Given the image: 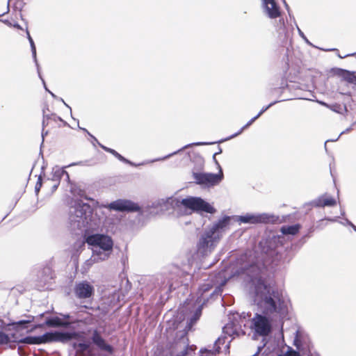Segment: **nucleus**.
I'll return each instance as SVG.
<instances>
[{"label": "nucleus", "instance_id": "nucleus-1", "mask_svg": "<svg viewBox=\"0 0 356 356\" xmlns=\"http://www.w3.org/2000/svg\"><path fill=\"white\" fill-rule=\"evenodd\" d=\"M265 265L257 253L248 250L238 256L232 266L231 277H238L254 287V302L265 315L283 318L287 314L288 300L281 291L266 284Z\"/></svg>", "mask_w": 356, "mask_h": 356}, {"label": "nucleus", "instance_id": "nucleus-2", "mask_svg": "<svg viewBox=\"0 0 356 356\" xmlns=\"http://www.w3.org/2000/svg\"><path fill=\"white\" fill-rule=\"evenodd\" d=\"M69 224L74 234H86L99 228L100 219L88 203L77 202L70 211Z\"/></svg>", "mask_w": 356, "mask_h": 356}, {"label": "nucleus", "instance_id": "nucleus-3", "mask_svg": "<svg viewBox=\"0 0 356 356\" xmlns=\"http://www.w3.org/2000/svg\"><path fill=\"white\" fill-rule=\"evenodd\" d=\"M231 219V216H225L205 229L197 244L200 253L207 254L214 249L226 232L229 229Z\"/></svg>", "mask_w": 356, "mask_h": 356}, {"label": "nucleus", "instance_id": "nucleus-4", "mask_svg": "<svg viewBox=\"0 0 356 356\" xmlns=\"http://www.w3.org/2000/svg\"><path fill=\"white\" fill-rule=\"evenodd\" d=\"M83 236L86 243L92 246L94 260H105L109 257L113 247L111 237L102 234H90L89 232Z\"/></svg>", "mask_w": 356, "mask_h": 356}, {"label": "nucleus", "instance_id": "nucleus-5", "mask_svg": "<svg viewBox=\"0 0 356 356\" xmlns=\"http://www.w3.org/2000/svg\"><path fill=\"white\" fill-rule=\"evenodd\" d=\"M79 333L76 332L55 331L46 332L40 336H27L16 342L19 344L40 345L50 342L66 343L73 339H77Z\"/></svg>", "mask_w": 356, "mask_h": 356}, {"label": "nucleus", "instance_id": "nucleus-6", "mask_svg": "<svg viewBox=\"0 0 356 356\" xmlns=\"http://www.w3.org/2000/svg\"><path fill=\"white\" fill-rule=\"evenodd\" d=\"M168 204L174 209H179L181 207L195 212H206L214 213L216 209L209 203L199 197L189 196L186 198L170 197L167 200Z\"/></svg>", "mask_w": 356, "mask_h": 356}, {"label": "nucleus", "instance_id": "nucleus-7", "mask_svg": "<svg viewBox=\"0 0 356 356\" xmlns=\"http://www.w3.org/2000/svg\"><path fill=\"white\" fill-rule=\"evenodd\" d=\"M236 218L240 224H274L279 220L278 216L268 213H247Z\"/></svg>", "mask_w": 356, "mask_h": 356}, {"label": "nucleus", "instance_id": "nucleus-8", "mask_svg": "<svg viewBox=\"0 0 356 356\" xmlns=\"http://www.w3.org/2000/svg\"><path fill=\"white\" fill-rule=\"evenodd\" d=\"M193 178L196 184L204 185L207 186H213L218 185L223 179L222 169L217 174L207 172H193Z\"/></svg>", "mask_w": 356, "mask_h": 356}, {"label": "nucleus", "instance_id": "nucleus-9", "mask_svg": "<svg viewBox=\"0 0 356 356\" xmlns=\"http://www.w3.org/2000/svg\"><path fill=\"white\" fill-rule=\"evenodd\" d=\"M106 207L120 212H141V208L137 203L126 199H118L111 202Z\"/></svg>", "mask_w": 356, "mask_h": 356}, {"label": "nucleus", "instance_id": "nucleus-10", "mask_svg": "<svg viewBox=\"0 0 356 356\" xmlns=\"http://www.w3.org/2000/svg\"><path fill=\"white\" fill-rule=\"evenodd\" d=\"M74 293L78 299H88L93 296L95 288L88 282L81 281L74 285Z\"/></svg>", "mask_w": 356, "mask_h": 356}, {"label": "nucleus", "instance_id": "nucleus-11", "mask_svg": "<svg viewBox=\"0 0 356 356\" xmlns=\"http://www.w3.org/2000/svg\"><path fill=\"white\" fill-rule=\"evenodd\" d=\"M169 273L171 275L170 277H164L163 275H158L156 277V280H155V286L159 287V289H165L168 288L169 290H171L172 287V280L179 276L180 270L177 266L172 265L170 266V269Z\"/></svg>", "mask_w": 356, "mask_h": 356}, {"label": "nucleus", "instance_id": "nucleus-12", "mask_svg": "<svg viewBox=\"0 0 356 356\" xmlns=\"http://www.w3.org/2000/svg\"><path fill=\"white\" fill-rule=\"evenodd\" d=\"M264 13L270 19H276L281 15V10L275 0H261Z\"/></svg>", "mask_w": 356, "mask_h": 356}, {"label": "nucleus", "instance_id": "nucleus-13", "mask_svg": "<svg viewBox=\"0 0 356 356\" xmlns=\"http://www.w3.org/2000/svg\"><path fill=\"white\" fill-rule=\"evenodd\" d=\"M91 341L100 350L107 352L111 355L114 353L113 346L106 342L98 330H95L93 331Z\"/></svg>", "mask_w": 356, "mask_h": 356}, {"label": "nucleus", "instance_id": "nucleus-14", "mask_svg": "<svg viewBox=\"0 0 356 356\" xmlns=\"http://www.w3.org/2000/svg\"><path fill=\"white\" fill-rule=\"evenodd\" d=\"M223 332L225 334L232 337V339L240 336H243L245 334V332L241 329L238 325L234 324L233 323L226 324L223 327Z\"/></svg>", "mask_w": 356, "mask_h": 356}, {"label": "nucleus", "instance_id": "nucleus-15", "mask_svg": "<svg viewBox=\"0 0 356 356\" xmlns=\"http://www.w3.org/2000/svg\"><path fill=\"white\" fill-rule=\"evenodd\" d=\"M325 195H323L318 198L312 200L310 205L314 207H334L337 204L336 200L333 197H325Z\"/></svg>", "mask_w": 356, "mask_h": 356}, {"label": "nucleus", "instance_id": "nucleus-16", "mask_svg": "<svg viewBox=\"0 0 356 356\" xmlns=\"http://www.w3.org/2000/svg\"><path fill=\"white\" fill-rule=\"evenodd\" d=\"M334 72L336 75L341 77L344 81L356 84V72H350L341 68H336Z\"/></svg>", "mask_w": 356, "mask_h": 356}, {"label": "nucleus", "instance_id": "nucleus-17", "mask_svg": "<svg viewBox=\"0 0 356 356\" xmlns=\"http://www.w3.org/2000/svg\"><path fill=\"white\" fill-rule=\"evenodd\" d=\"M213 288V284L210 282L204 283L199 287L197 291V303L204 305L208 300L209 298L205 297L206 293Z\"/></svg>", "mask_w": 356, "mask_h": 356}, {"label": "nucleus", "instance_id": "nucleus-18", "mask_svg": "<svg viewBox=\"0 0 356 356\" xmlns=\"http://www.w3.org/2000/svg\"><path fill=\"white\" fill-rule=\"evenodd\" d=\"M51 118H54V122H57L58 121L63 122V120L61 119V118L57 116L54 113H47L45 110L43 109V120H42L43 129H42V141H44V135H47L48 133L47 131H46L45 133L44 132V128L45 127L48 126L50 122H51ZM42 143H43V142H42Z\"/></svg>", "mask_w": 356, "mask_h": 356}, {"label": "nucleus", "instance_id": "nucleus-19", "mask_svg": "<svg viewBox=\"0 0 356 356\" xmlns=\"http://www.w3.org/2000/svg\"><path fill=\"white\" fill-rule=\"evenodd\" d=\"M216 142H211V143H208V142H197V143H190V144H188L185 146H184L183 147H181V149H178L177 151H175L171 154H169L167 156H165L162 158H159V159H156L154 160H153L152 161H163V160H165L170 157H171L173 155H175L177 154H178L179 152H181L182 150L185 149H187L190 147H192V146H202V145H213V144H215Z\"/></svg>", "mask_w": 356, "mask_h": 356}, {"label": "nucleus", "instance_id": "nucleus-20", "mask_svg": "<svg viewBox=\"0 0 356 356\" xmlns=\"http://www.w3.org/2000/svg\"><path fill=\"white\" fill-rule=\"evenodd\" d=\"M301 226L300 224L292 225H284L280 228V232L284 235H296L300 231Z\"/></svg>", "mask_w": 356, "mask_h": 356}, {"label": "nucleus", "instance_id": "nucleus-21", "mask_svg": "<svg viewBox=\"0 0 356 356\" xmlns=\"http://www.w3.org/2000/svg\"><path fill=\"white\" fill-rule=\"evenodd\" d=\"M198 307L195 309V313L191 317L189 321H188V325L186 326L187 328L191 329L193 325L197 321L202 314V310L203 305L202 304H198Z\"/></svg>", "mask_w": 356, "mask_h": 356}, {"label": "nucleus", "instance_id": "nucleus-22", "mask_svg": "<svg viewBox=\"0 0 356 356\" xmlns=\"http://www.w3.org/2000/svg\"><path fill=\"white\" fill-rule=\"evenodd\" d=\"M64 321L58 316L47 318L45 321V325L49 327H60L64 326L65 324Z\"/></svg>", "mask_w": 356, "mask_h": 356}, {"label": "nucleus", "instance_id": "nucleus-23", "mask_svg": "<svg viewBox=\"0 0 356 356\" xmlns=\"http://www.w3.org/2000/svg\"><path fill=\"white\" fill-rule=\"evenodd\" d=\"M90 343H73L72 346L76 350V353L79 355H84L86 351L90 348Z\"/></svg>", "mask_w": 356, "mask_h": 356}, {"label": "nucleus", "instance_id": "nucleus-24", "mask_svg": "<svg viewBox=\"0 0 356 356\" xmlns=\"http://www.w3.org/2000/svg\"><path fill=\"white\" fill-rule=\"evenodd\" d=\"M64 169L63 168H60L58 166L53 168L52 170V177L51 180L54 182L60 183V179L63 177Z\"/></svg>", "mask_w": 356, "mask_h": 356}, {"label": "nucleus", "instance_id": "nucleus-25", "mask_svg": "<svg viewBox=\"0 0 356 356\" xmlns=\"http://www.w3.org/2000/svg\"><path fill=\"white\" fill-rule=\"evenodd\" d=\"M258 118V116H254V118H252L251 120H250L238 132L235 133L234 134L230 136L229 137L225 138V139H222L220 140L218 143H222V142H225V141H227L229 139H232L237 136H238L239 134H241L245 129H247L248 127H249Z\"/></svg>", "mask_w": 356, "mask_h": 356}, {"label": "nucleus", "instance_id": "nucleus-26", "mask_svg": "<svg viewBox=\"0 0 356 356\" xmlns=\"http://www.w3.org/2000/svg\"><path fill=\"white\" fill-rule=\"evenodd\" d=\"M227 280H221L220 282L216 286L214 291L210 294L209 298L213 299L216 297L220 296L222 291V287L226 284Z\"/></svg>", "mask_w": 356, "mask_h": 356}, {"label": "nucleus", "instance_id": "nucleus-27", "mask_svg": "<svg viewBox=\"0 0 356 356\" xmlns=\"http://www.w3.org/2000/svg\"><path fill=\"white\" fill-rule=\"evenodd\" d=\"M26 34H27V38L29 41V43H30V46H31V53H32V56H33V58L34 60V62L35 63V65L37 67V68L38 69V60H37V56H36V48H35V43L33 42V38H31V36L29 34V32L28 30H26Z\"/></svg>", "mask_w": 356, "mask_h": 356}, {"label": "nucleus", "instance_id": "nucleus-28", "mask_svg": "<svg viewBox=\"0 0 356 356\" xmlns=\"http://www.w3.org/2000/svg\"><path fill=\"white\" fill-rule=\"evenodd\" d=\"M34 319L33 316H29V319L20 320L18 321L13 322L12 325L15 329H23L26 327V325L32 322Z\"/></svg>", "mask_w": 356, "mask_h": 356}, {"label": "nucleus", "instance_id": "nucleus-29", "mask_svg": "<svg viewBox=\"0 0 356 356\" xmlns=\"http://www.w3.org/2000/svg\"><path fill=\"white\" fill-rule=\"evenodd\" d=\"M10 339L8 334L2 331H0V345L7 344L10 342Z\"/></svg>", "mask_w": 356, "mask_h": 356}, {"label": "nucleus", "instance_id": "nucleus-30", "mask_svg": "<svg viewBox=\"0 0 356 356\" xmlns=\"http://www.w3.org/2000/svg\"><path fill=\"white\" fill-rule=\"evenodd\" d=\"M280 101H274L273 102H271L270 104H269L268 106H264L261 108V110L259 111V113L257 115V116H258V118L265 112L269 108H270L271 106H273V105H275V104H277V102H279Z\"/></svg>", "mask_w": 356, "mask_h": 356}, {"label": "nucleus", "instance_id": "nucleus-31", "mask_svg": "<svg viewBox=\"0 0 356 356\" xmlns=\"http://www.w3.org/2000/svg\"><path fill=\"white\" fill-rule=\"evenodd\" d=\"M116 154L117 155H115V158H117L120 161H122L123 163H128V164H129L131 165H136V164H134V163H132L129 160H128L126 158H124V156H122L120 154L116 153Z\"/></svg>", "mask_w": 356, "mask_h": 356}, {"label": "nucleus", "instance_id": "nucleus-32", "mask_svg": "<svg viewBox=\"0 0 356 356\" xmlns=\"http://www.w3.org/2000/svg\"><path fill=\"white\" fill-rule=\"evenodd\" d=\"M355 123H353L349 128H347L345 131H343L340 134L339 136L336 138V139H333V140H327L325 143V147L326 148V143L330 142V141H332V142H334V141H337L339 137L345 134V133H348L350 131H351L353 129V126L355 124Z\"/></svg>", "mask_w": 356, "mask_h": 356}, {"label": "nucleus", "instance_id": "nucleus-33", "mask_svg": "<svg viewBox=\"0 0 356 356\" xmlns=\"http://www.w3.org/2000/svg\"><path fill=\"white\" fill-rule=\"evenodd\" d=\"M99 145L101 147V148H102L104 151L108 152V153H111V154H113L115 157V155L116 153H118V152H116L115 149H111V148H109V147H107L103 145H102L101 143H99V142H97Z\"/></svg>", "mask_w": 356, "mask_h": 356}, {"label": "nucleus", "instance_id": "nucleus-34", "mask_svg": "<svg viewBox=\"0 0 356 356\" xmlns=\"http://www.w3.org/2000/svg\"><path fill=\"white\" fill-rule=\"evenodd\" d=\"M42 177L41 175L39 176L38 181L36 182L35 186V192L36 194H38L42 187Z\"/></svg>", "mask_w": 356, "mask_h": 356}, {"label": "nucleus", "instance_id": "nucleus-35", "mask_svg": "<svg viewBox=\"0 0 356 356\" xmlns=\"http://www.w3.org/2000/svg\"><path fill=\"white\" fill-rule=\"evenodd\" d=\"M297 29L299 35L309 44H312L311 42L308 40L307 37L305 35L304 33L301 31V29L297 26Z\"/></svg>", "mask_w": 356, "mask_h": 356}, {"label": "nucleus", "instance_id": "nucleus-36", "mask_svg": "<svg viewBox=\"0 0 356 356\" xmlns=\"http://www.w3.org/2000/svg\"><path fill=\"white\" fill-rule=\"evenodd\" d=\"M37 70H38V76H39L40 79L42 80V83H43V85H44V89L46 90V91H47V92H49V91H50V90H49L47 88V87L46 86L45 81H44V80L43 79V78H42V76H41L40 71V65H38V69L37 68Z\"/></svg>", "mask_w": 356, "mask_h": 356}, {"label": "nucleus", "instance_id": "nucleus-37", "mask_svg": "<svg viewBox=\"0 0 356 356\" xmlns=\"http://www.w3.org/2000/svg\"><path fill=\"white\" fill-rule=\"evenodd\" d=\"M277 356H300V355L298 352L293 350L291 352L287 353L285 355L280 354Z\"/></svg>", "mask_w": 356, "mask_h": 356}, {"label": "nucleus", "instance_id": "nucleus-38", "mask_svg": "<svg viewBox=\"0 0 356 356\" xmlns=\"http://www.w3.org/2000/svg\"><path fill=\"white\" fill-rule=\"evenodd\" d=\"M212 159H213V162L215 163V164L217 165L218 168L219 169V172H220V169H222V168H221L218 161L216 159V154H214L213 155V158Z\"/></svg>", "mask_w": 356, "mask_h": 356}, {"label": "nucleus", "instance_id": "nucleus-39", "mask_svg": "<svg viewBox=\"0 0 356 356\" xmlns=\"http://www.w3.org/2000/svg\"><path fill=\"white\" fill-rule=\"evenodd\" d=\"M59 184H60V183H58V181L57 182H54V184L51 186V191L52 192L56 191V189L58 188Z\"/></svg>", "mask_w": 356, "mask_h": 356}, {"label": "nucleus", "instance_id": "nucleus-40", "mask_svg": "<svg viewBox=\"0 0 356 356\" xmlns=\"http://www.w3.org/2000/svg\"><path fill=\"white\" fill-rule=\"evenodd\" d=\"M63 177H65V180L67 181H70V176H69V174L67 171H65L64 170V173H63Z\"/></svg>", "mask_w": 356, "mask_h": 356}, {"label": "nucleus", "instance_id": "nucleus-41", "mask_svg": "<svg viewBox=\"0 0 356 356\" xmlns=\"http://www.w3.org/2000/svg\"><path fill=\"white\" fill-rule=\"evenodd\" d=\"M348 225L350 226L356 232V226L351 221H348Z\"/></svg>", "mask_w": 356, "mask_h": 356}, {"label": "nucleus", "instance_id": "nucleus-42", "mask_svg": "<svg viewBox=\"0 0 356 356\" xmlns=\"http://www.w3.org/2000/svg\"><path fill=\"white\" fill-rule=\"evenodd\" d=\"M10 10V8H9V1L8 2V5H7V8H6V11L4 12L3 13L1 14L0 15V17H2L3 15H4L5 14L8 13Z\"/></svg>", "mask_w": 356, "mask_h": 356}, {"label": "nucleus", "instance_id": "nucleus-43", "mask_svg": "<svg viewBox=\"0 0 356 356\" xmlns=\"http://www.w3.org/2000/svg\"><path fill=\"white\" fill-rule=\"evenodd\" d=\"M187 354H188V350H187V348H186L185 350L181 351V356H186Z\"/></svg>", "mask_w": 356, "mask_h": 356}, {"label": "nucleus", "instance_id": "nucleus-44", "mask_svg": "<svg viewBox=\"0 0 356 356\" xmlns=\"http://www.w3.org/2000/svg\"><path fill=\"white\" fill-rule=\"evenodd\" d=\"M284 6H285L286 9L287 10V11H288L289 14H290V13H289V5L286 3V1H284ZM289 15L291 16V15Z\"/></svg>", "mask_w": 356, "mask_h": 356}, {"label": "nucleus", "instance_id": "nucleus-45", "mask_svg": "<svg viewBox=\"0 0 356 356\" xmlns=\"http://www.w3.org/2000/svg\"><path fill=\"white\" fill-rule=\"evenodd\" d=\"M79 129H81L83 130L84 131L87 132V133H88V134L91 136V137L94 138V139H95V140H97V139H96L94 136H92V135H91V134H90L88 131H87V129H84V128H81V127H79Z\"/></svg>", "mask_w": 356, "mask_h": 356}, {"label": "nucleus", "instance_id": "nucleus-46", "mask_svg": "<svg viewBox=\"0 0 356 356\" xmlns=\"http://www.w3.org/2000/svg\"><path fill=\"white\" fill-rule=\"evenodd\" d=\"M18 352L20 355H22V356L24 355V353L22 351V346H18Z\"/></svg>", "mask_w": 356, "mask_h": 356}, {"label": "nucleus", "instance_id": "nucleus-47", "mask_svg": "<svg viewBox=\"0 0 356 356\" xmlns=\"http://www.w3.org/2000/svg\"><path fill=\"white\" fill-rule=\"evenodd\" d=\"M59 99H60L62 102H63V104H65L67 108H70V111H72L71 108H70V106H68V105H67V104L64 102V100H63L62 98H59Z\"/></svg>", "mask_w": 356, "mask_h": 356}, {"label": "nucleus", "instance_id": "nucleus-48", "mask_svg": "<svg viewBox=\"0 0 356 356\" xmlns=\"http://www.w3.org/2000/svg\"><path fill=\"white\" fill-rule=\"evenodd\" d=\"M63 317L65 318V319H70V314H62Z\"/></svg>", "mask_w": 356, "mask_h": 356}, {"label": "nucleus", "instance_id": "nucleus-49", "mask_svg": "<svg viewBox=\"0 0 356 356\" xmlns=\"http://www.w3.org/2000/svg\"><path fill=\"white\" fill-rule=\"evenodd\" d=\"M222 153V148L218 146V152H216L215 154H216V155L218 154H220Z\"/></svg>", "mask_w": 356, "mask_h": 356}, {"label": "nucleus", "instance_id": "nucleus-50", "mask_svg": "<svg viewBox=\"0 0 356 356\" xmlns=\"http://www.w3.org/2000/svg\"><path fill=\"white\" fill-rule=\"evenodd\" d=\"M295 346L297 347V348L300 349V346L299 344L298 343V339H295V343H294Z\"/></svg>", "mask_w": 356, "mask_h": 356}, {"label": "nucleus", "instance_id": "nucleus-51", "mask_svg": "<svg viewBox=\"0 0 356 356\" xmlns=\"http://www.w3.org/2000/svg\"><path fill=\"white\" fill-rule=\"evenodd\" d=\"M49 94H50V95H51L54 98H55V99H58V97H57L56 95H54L52 92L49 91Z\"/></svg>", "mask_w": 356, "mask_h": 356}, {"label": "nucleus", "instance_id": "nucleus-52", "mask_svg": "<svg viewBox=\"0 0 356 356\" xmlns=\"http://www.w3.org/2000/svg\"><path fill=\"white\" fill-rule=\"evenodd\" d=\"M355 54H348V55H345L343 57L339 56L340 58H345V57H347V56H353Z\"/></svg>", "mask_w": 356, "mask_h": 356}, {"label": "nucleus", "instance_id": "nucleus-53", "mask_svg": "<svg viewBox=\"0 0 356 356\" xmlns=\"http://www.w3.org/2000/svg\"><path fill=\"white\" fill-rule=\"evenodd\" d=\"M345 221H346V223H343V222H341L342 225H348V221H350L348 219H345Z\"/></svg>", "mask_w": 356, "mask_h": 356}, {"label": "nucleus", "instance_id": "nucleus-54", "mask_svg": "<svg viewBox=\"0 0 356 356\" xmlns=\"http://www.w3.org/2000/svg\"><path fill=\"white\" fill-rule=\"evenodd\" d=\"M14 26L17 29H21V26L18 24H15Z\"/></svg>", "mask_w": 356, "mask_h": 356}, {"label": "nucleus", "instance_id": "nucleus-55", "mask_svg": "<svg viewBox=\"0 0 356 356\" xmlns=\"http://www.w3.org/2000/svg\"><path fill=\"white\" fill-rule=\"evenodd\" d=\"M321 104L327 106V104L323 102H318Z\"/></svg>", "mask_w": 356, "mask_h": 356}, {"label": "nucleus", "instance_id": "nucleus-56", "mask_svg": "<svg viewBox=\"0 0 356 356\" xmlns=\"http://www.w3.org/2000/svg\"><path fill=\"white\" fill-rule=\"evenodd\" d=\"M330 221H332V222H335L336 221V219H328Z\"/></svg>", "mask_w": 356, "mask_h": 356}]
</instances>
